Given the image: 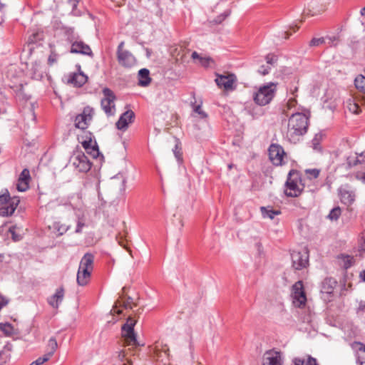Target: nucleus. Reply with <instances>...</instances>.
I'll list each match as a JSON object with an SVG mask.
<instances>
[{"label":"nucleus","instance_id":"32","mask_svg":"<svg viewBox=\"0 0 365 365\" xmlns=\"http://www.w3.org/2000/svg\"><path fill=\"white\" fill-rule=\"evenodd\" d=\"M57 347L58 344L56 339L54 337L50 338L48 342L47 352L46 354L51 358L56 351Z\"/></svg>","mask_w":365,"mask_h":365},{"label":"nucleus","instance_id":"36","mask_svg":"<svg viewBox=\"0 0 365 365\" xmlns=\"http://www.w3.org/2000/svg\"><path fill=\"white\" fill-rule=\"evenodd\" d=\"M53 228L56 230V232H58L59 235H62L67 232V230L69 229V226L61 224L60 222H55L53 224Z\"/></svg>","mask_w":365,"mask_h":365},{"label":"nucleus","instance_id":"33","mask_svg":"<svg viewBox=\"0 0 365 365\" xmlns=\"http://www.w3.org/2000/svg\"><path fill=\"white\" fill-rule=\"evenodd\" d=\"M346 107L349 110L354 114H358L361 112L359 106L353 99H349L346 101Z\"/></svg>","mask_w":365,"mask_h":365},{"label":"nucleus","instance_id":"51","mask_svg":"<svg viewBox=\"0 0 365 365\" xmlns=\"http://www.w3.org/2000/svg\"><path fill=\"white\" fill-rule=\"evenodd\" d=\"M7 303L4 299L0 296V309Z\"/></svg>","mask_w":365,"mask_h":365},{"label":"nucleus","instance_id":"42","mask_svg":"<svg viewBox=\"0 0 365 365\" xmlns=\"http://www.w3.org/2000/svg\"><path fill=\"white\" fill-rule=\"evenodd\" d=\"M9 354L5 351H0V365L5 364L9 359Z\"/></svg>","mask_w":365,"mask_h":365},{"label":"nucleus","instance_id":"23","mask_svg":"<svg viewBox=\"0 0 365 365\" xmlns=\"http://www.w3.org/2000/svg\"><path fill=\"white\" fill-rule=\"evenodd\" d=\"M82 146L86 153L91 155L93 158H97L100 154L96 142L93 143L91 140H84L82 142Z\"/></svg>","mask_w":365,"mask_h":365},{"label":"nucleus","instance_id":"50","mask_svg":"<svg viewBox=\"0 0 365 365\" xmlns=\"http://www.w3.org/2000/svg\"><path fill=\"white\" fill-rule=\"evenodd\" d=\"M80 1V0H69V4L71 5L73 9H76L78 3Z\"/></svg>","mask_w":365,"mask_h":365},{"label":"nucleus","instance_id":"49","mask_svg":"<svg viewBox=\"0 0 365 365\" xmlns=\"http://www.w3.org/2000/svg\"><path fill=\"white\" fill-rule=\"evenodd\" d=\"M119 360H120L121 361H123L124 359H125V353L124 351H120L118 352V356Z\"/></svg>","mask_w":365,"mask_h":365},{"label":"nucleus","instance_id":"31","mask_svg":"<svg viewBox=\"0 0 365 365\" xmlns=\"http://www.w3.org/2000/svg\"><path fill=\"white\" fill-rule=\"evenodd\" d=\"M293 362L294 365H318L317 359L311 356H308L307 360L295 358Z\"/></svg>","mask_w":365,"mask_h":365},{"label":"nucleus","instance_id":"48","mask_svg":"<svg viewBox=\"0 0 365 365\" xmlns=\"http://www.w3.org/2000/svg\"><path fill=\"white\" fill-rule=\"evenodd\" d=\"M229 14H221L220 16H219L217 17V19L215 20V22L217 24H220L222 21L225 20V19L228 16Z\"/></svg>","mask_w":365,"mask_h":365},{"label":"nucleus","instance_id":"8","mask_svg":"<svg viewBox=\"0 0 365 365\" xmlns=\"http://www.w3.org/2000/svg\"><path fill=\"white\" fill-rule=\"evenodd\" d=\"M103 98L101 101V106L107 116H113L115 113V101L116 97L114 93L108 88L103 89Z\"/></svg>","mask_w":365,"mask_h":365},{"label":"nucleus","instance_id":"45","mask_svg":"<svg viewBox=\"0 0 365 365\" xmlns=\"http://www.w3.org/2000/svg\"><path fill=\"white\" fill-rule=\"evenodd\" d=\"M85 226V224L78 220V223H77V226H76V230H75V232L76 233H81L82 232V229L83 227Z\"/></svg>","mask_w":365,"mask_h":365},{"label":"nucleus","instance_id":"9","mask_svg":"<svg viewBox=\"0 0 365 365\" xmlns=\"http://www.w3.org/2000/svg\"><path fill=\"white\" fill-rule=\"evenodd\" d=\"M292 303L296 307L302 308L306 304L307 297L302 281L297 282L292 287Z\"/></svg>","mask_w":365,"mask_h":365},{"label":"nucleus","instance_id":"37","mask_svg":"<svg viewBox=\"0 0 365 365\" xmlns=\"http://www.w3.org/2000/svg\"><path fill=\"white\" fill-rule=\"evenodd\" d=\"M341 215V209L339 207L333 208L329 212L328 217L331 220H336Z\"/></svg>","mask_w":365,"mask_h":365},{"label":"nucleus","instance_id":"59","mask_svg":"<svg viewBox=\"0 0 365 365\" xmlns=\"http://www.w3.org/2000/svg\"><path fill=\"white\" fill-rule=\"evenodd\" d=\"M13 238L14 240H18V239H16L14 235H13Z\"/></svg>","mask_w":365,"mask_h":365},{"label":"nucleus","instance_id":"55","mask_svg":"<svg viewBox=\"0 0 365 365\" xmlns=\"http://www.w3.org/2000/svg\"><path fill=\"white\" fill-rule=\"evenodd\" d=\"M4 331H8V329H11V328L10 324H4Z\"/></svg>","mask_w":365,"mask_h":365},{"label":"nucleus","instance_id":"58","mask_svg":"<svg viewBox=\"0 0 365 365\" xmlns=\"http://www.w3.org/2000/svg\"><path fill=\"white\" fill-rule=\"evenodd\" d=\"M179 222H180V229H181L182 227H183V222L181 219L179 220Z\"/></svg>","mask_w":365,"mask_h":365},{"label":"nucleus","instance_id":"18","mask_svg":"<svg viewBox=\"0 0 365 365\" xmlns=\"http://www.w3.org/2000/svg\"><path fill=\"white\" fill-rule=\"evenodd\" d=\"M61 46L60 42L57 41L56 43H49V48H50V55L48 58V63L50 66L53 65L55 63L57 62L59 53L61 54L66 53V50H62L60 49L59 47Z\"/></svg>","mask_w":365,"mask_h":365},{"label":"nucleus","instance_id":"17","mask_svg":"<svg viewBox=\"0 0 365 365\" xmlns=\"http://www.w3.org/2000/svg\"><path fill=\"white\" fill-rule=\"evenodd\" d=\"M135 118V113L131 110L124 112L116 122L115 125L118 130H125L128 125L132 123Z\"/></svg>","mask_w":365,"mask_h":365},{"label":"nucleus","instance_id":"34","mask_svg":"<svg viewBox=\"0 0 365 365\" xmlns=\"http://www.w3.org/2000/svg\"><path fill=\"white\" fill-rule=\"evenodd\" d=\"M354 83L357 89L365 93V76H358L354 80Z\"/></svg>","mask_w":365,"mask_h":365},{"label":"nucleus","instance_id":"19","mask_svg":"<svg viewBox=\"0 0 365 365\" xmlns=\"http://www.w3.org/2000/svg\"><path fill=\"white\" fill-rule=\"evenodd\" d=\"M351 346L356 353V362L359 365H365V344L354 341Z\"/></svg>","mask_w":365,"mask_h":365},{"label":"nucleus","instance_id":"43","mask_svg":"<svg viewBox=\"0 0 365 365\" xmlns=\"http://www.w3.org/2000/svg\"><path fill=\"white\" fill-rule=\"evenodd\" d=\"M210 61H212V59L210 57H201V58H200V62L201 65L205 66V67L208 66Z\"/></svg>","mask_w":365,"mask_h":365},{"label":"nucleus","instance_id":"11","mask_svg":"<svg viewBox=\"0 0 365 365\" xmlns=\"http://www.w3.org/2000/svg\"><path fill=\"white\" fill-rule=\"evenodd\" d=\"M73 166L80 173H87L91 168L92 163L83 152H76L71 158Z\"/></svg>","mask_w":365,"mask_h":365},{"label":"nucleus","instance_id":"38","mask_svg":"<svg viewBox=\"0 0 365 365\" xmlns=\"http://www.w3.org/2000/svg\"><path fill=\"white\" fill-rule=\"evenodd\" d=\"M120 307V306H123L124 308L125 309H128V308H131L130 305V303L129 302H123V305H121V302L120 300H118L115 306L113 307L112 309V312H113L114 313H116L118 314H121L122 311L120 309H119L118 307Z\"/></svg>","mask_w":365,"mask_h":365},{"label":"nucleus","instance_id":"14","mask_svg":"<svg viewBox=\"0 0 365 365\" xmlns=\"http://www.w3.org/2000/svg\"><path fill=\"white\" fill-rule=\"evenodd\" d=\"M285 155L283 148L279 145L272 144L269 148V160L275 165H282Z\"/></svg>","mask_w":365,"mask_h":365},{"label":"nucleus","instance_id":"26","mask_svg":"<svg viewBox=\"0 0 365 365\" xmlns=\"http://www.w3.org/2000/svg\"><path fill=\"white\" fill-rule=\"evenodd\" d=\"M336 285V280L331 278H327L322 282V292L328 294H332Z\"/></svg>","mask_w":365,"mask_h":365},{"label":"nucleus","instance_id":"52","mask_svg":"<svg viewBox=\"0 0 365 365\" xmlns=\"http://www.w3.org/2000/svg\"><path fill=\"white\" fill-rule=\"evenodd\" d=\"M295 102H296L295 99L291 98V99L289 100V101L287 103V105H288L289 107L294 106Z\"/></svg>","mask_w":365,"mask_h":365},{"label":"nucleus","instance_id":"20","mask_svg":"<svg viewBox=\"0 0 365 365\" xmlns=\"http://www.w3.org/2000/svg\"><path fill=\"white\" fill-rule=\"evenodd\" d=\"M337 38L335 36L333 37H321V38H313L310 42L309 46L311 47H317L322 45H327L329 46H332L336 45V41Z\"/></svg>","mask_w":365,"mask_h":365},{"label":"nucleus","instance_id":"6","mask_svg":"<svg viewBox=\"0 0 365 365\" xmlns=\"http://www.w3.org/2000/svg\"><path fill=\"white\" fill-rule=\"evenodd\" d=\"M19 200L17 197L11 198L9 192L7 190H2L0 195V215L1 216H10L11 215L18 204Z\"/></svg>","mask_w":365,"mask_h":365},{"label":"nucleus","instance_id":"44","mask_svg":"<svg viewBox=\"0 0 365 365\" xmlns=\"http://www.w3.org/2000/svg\"><path fill=\"white\" fill-rule=\"evenodd\" d=\"M194 110L195 113H198L201 116V118H207V114L203 110H202L200 106H196L194 108Z\"/></svg>","mask_w":365,"mask_h":365},{"label":"nucleus","instance_id":"54","mask_svg":"<svg viewBox=\"0 0 365 365\" xmlns=\"http://www.w3.org/2000/svg\"><path fill=\"white\" fill-rule=\"evenodd\" d=\"M192 58L193 59L198 58L200 60V58H201V57L199 56V54L196 51H194L192 53Z\"/></svg>","mask_w":365,"mask_h":365},{"label":"nucleus","instance_id":"39","mask_svg":"<svg viewBox=\"0 0 365 365\" xmlns=\"http://www.w3.org/2000/svg\"><path fill=\"white\" fill-rule=\"evenodd\" d=\"M306 174L310 179H315L318 178L319 175V170L318 169H307L305 170Z\"/></svg>","mask_w":365,"mask_h":365},{"label":"nucleus","instance_id":"4","mask_svg":"<svg viewBox=\"0 0 365 365\" xmlns=\"http://www.w3.org/2000/svg\"><path fill=\"white\" fill-rule=\"evenodd\" d=\"M304 187L300 173L294 170H290L286 181V195L292 197H298Z\"/></svg>","mask_w":365,"mask_h":365},{"label":"nucleus","instance_id":"7","mask_svg":"<svg viewBox=\"0 0 365 365\" xmlns=\"http://www.w3.org/2000/svg\"><path fill=\"white\" fill-rule=\"evenodd\" d=\"M136 321L132 317H128L126 322L122 327V336L124 338L125 345L127 346H139L137 341V336L134 331V327Z\"/></svg>","mask_w":365,"mask_h":365},{"label":"nucleus","instance_id":"30","mask_svg":"<svg viewBox=\"0 0 365 365\" xmlns=\"http://www.w3.org/2000/svg\"><path fill=\"white\" fill-rule=\"evenodd\" d=\"M260 210L264 218H269L271 220L274 219L276 215L281 213L279 210H274L265 207H261Z\"/></svg>","mask_w":365,"mask_h":365},{"label":"nucleus","instance_id":"13","mask_svg":"<svg viewBox=\"0 0 365 365\" xmlns=\"http://www.w3.org/2000/svg\"><path fill=\"white\" fill-rule=\"evenodd\" d=\"M291 257L292 267L297 270H300L303 268H305L308 265L309 255L307 251H293L291 254Z\"/></svg>","mask_w":365,"mask_h":365},{"label":"nucleus","instance_id":"1","mask_svg":"<svg viewBox=\"0 0 365 365\" xmlns=\"http://www.w3.org/2000/svg\"><path fill=\"white\" fill-rule=\"evenodd\" d=\"M308 128V117L303 113L292 114L289 119L286 138L292 143L299 140L302 135L307 133Z\"/></svg>","mask_w":365,"mask_h":365},{"label":"nucleus","instance_id":"16","mask_svg":"<svg viewBox=\"0 0 365 365\" xmlns=\"http://www.w3.org/2000/svg\"><path fill=\"white\" fill-rule=\"evenodd\" d=\"M283 359L281 352L269 350L265 352L263 365H282Z\"/></svg>","mask_w":365,"mask_h":365},{"label":"nucleus","instance_id":"12","mask_svg":"<svg viewBox=\"0 0 365 365\" xmlns=\"http://www.w3.org/2000/svg\"><path fill=\"white\" fill-rule=\"evenodd\" d=\"M94 113L93 109L90 106L83 108V112L78 114L75 119V125L76 128L84 130L87 128L91 122Z\"/></svg>","mask_w":365,"mask_h":365},{"label":"nucleus","instance_id":"57","mask_svg":"<svg viewBox=\"0 0 365 365\" xmlns=\"http://www.w3.org/2000/svg\"><path fill=\"white\" fill-rule=\"evenodd\" d=\"M360 14L361 16H365V6L361 9Z\"/></svg>","mask_w":365,"mask_h":365},{"label":"nucleus","instance_id":"27","mask_svg":"<svg viewBox=\"0 0 365 365\" xmlns=\"http://www.w3.org/2000/svg\"><path fill=\"white\" fill-rule=\"evenodd\" d=\"M87 81V76L83 73H73L69 80V82L75 86L81 87Z\"/></svg>","mask_w":365,"mask_h":365},{"label":"nucleus","instance_id":"40","mask_svg":"<svg viewBox=\"0 0 365 365\" xmlns=\"http://www.w3.org/2000/svg\"><path fill=\"white\" fill-rule=\"evenodd\" d=\"M49 357L45 354L43 356L38 357L36 360L31 362L29 365H41L49 360Z\"/></svg>","mask_w":365,"mask_h":365},{"label":"nucleus","instance_id":"21","mask_svg":"<svg viewBox=\"0 0 365 365\" xmlns=\"http://www.w3.org/2000/svg\"><path fill=\"white\" fill-rule=\"evenodd\" d=\"M30 173L28 169H24L19 178L16 189L20 192H24L29 188Z\"/></svg>","mask_w":365,"mask_h":365},{"label":"nucleus","instance_id":"53","mask_svg":"<svg viewBox=\"0 0 365 365\" xmlns=\"http://www.w3.org/2000/svg\"><path fill=\"white\" fill-rule=\"evenodd\" d=\"M359 277L365 282V269L360 272Z\"/></svg>","mask_w":365,"mask_h":365},{"label":"nucleus","instance_id":"2","mask_svg":"<svg viewBox=\"0 0 365 365\" xmlns=\"http://www.w3.org/2000/svg\"><path fill=\"white\" fill-rule=\"evenodd\" d=\"M94 255L90 252L86 253L81 258L77 272V283L80 286L88 284L93 269Z\"/></svg>","mask_w":365,"mask_h":365},{"label":"nucleus","instance_id":"28","mask_svg":"<svg viewBox=\"0 0 365 365\" xmlns=\"http://www.w3.org/2000/svg\"><path fill=\"white\" fill-rule=\"evenodd\" d=\"M153 354L157 358H160L162 356V353L163 352L165 355L168 357L169 356V349L167 345H162L159 344H155L151 349Z\"/></svg>","mask_w":365,"mask_h":365},{"label":"nucleus","instance_id":"24","mask_svg":"<svg viewBox=\"0 0 365 365\" xmlns=\"http://www.w3.org/2000/svg\"><path fill=\"white\" fill-rule=\"evenodd\" d=\"M151 82L150 71L147 68H142L138 71V85L143 87L148 86Z\"/></svg>","mask_w":365,"mask_h":365},{"label":"nucleus","instance_id":"41","mask_svg":"<svg viewBox=\"0 0 365 365\" xmlns=\"http://www.w3.org/2000/svg\"><path fill=\"white\" fill-rule=\"evenodd\" d=\"M271 67L270 66H262L258 70V73L262 76H265L268 74L270 71Z\"/></svg>","mask_w":365,"mask_h":365},{"label":"nucleus","instance_id":"15","mask_svg":"<svg viewBox=\"0 0 365 365\" xmlns=\"http://www.w3.org/2000/svg\"><path fill=\"white\" fill-rule=\"evenodd\" d=\"M236 81V76L234 74L218 75L215 79L217 85L225 90H232L234 83Z\"/></svg>","mask_w":365,"mask_h":365},{"label":"nucleus","instance_id":"25","mask_svg":"<svg viewBox=\"0 0 365 365\" xmlns=\"http://www.w3.org/2000/svg\"><path fill=\"white\" fill-rule=\"evenodd\" d=\"M342 203L349 205L355 200V195L352 191L341 189L339 191Z\"/></svg>","mask_w":365,"mask_h":365},{"label":"nucleus","instance_id":"29","mask_svg":"<svg viewBox=\"0 0 365 365\" xmlns=\"http://www.w3.org/2000/svg\"><path fill=\"white\" fill-rule=\"evenodd\" d=\"M339 259H340L341 266L346 269L351 267L355 262L354 257L349 255H341L339 257Z\"/></svg>","mask_w":365,"mask_h":365},{"label":"nucleus","instance_id":"3","mask_svg":"<svg viewBox=\"0 0 365 365\" xmlns=\"http://www.w3.org/2000/svg\"><path fill=\"white\" fill-rule=\"evenodd\" d=\"M277 90V83L269 82L260 86L257 91L253 94L255 103L259 106H264L269 104L275 96Z\"/></svg>","mask_w":365,"mask_h":365},{"label":"nucleus","instance_id":"56","mask_svg":"<svg viewBox=\"0 0 365 365\" xmlns=\"http://www.w3.org/2000/svg\"><path fill=\"white\" fill-rule=\"evenodd\" d=\"M174 153H175V155L177 158V159L179 160L180 159V155L179 152H177V151L175 150Z\"/></svg>","mask_w":365,"mask_h":365},{"label":"nucleus","instance_id":"46","mask_svg":"<svg viewBox=\"0 0 365 365\" xmlns=\"http://www.w3.org/2000/svg\"><path fill=\"white\" fill-rule=\"evenodd\" d=\"M266 61L268 64L272 65L275 63L276 59L274 56L269 54L266 56Z\"/></svg>","mask_w":365,"mask_h":365},{"label":"nucleus","instance_id":"47","mask_svg":"<svg viewBox=\"0 0 365 365\" xmlns=\"http://www.w3.org/2000/svg\"><path fill=\"white\" fill-rule=\"evenodd\" d=\"M365 163V152L360 154L356 160V163Z\"/></svg>","mask_w":365,"mask_h":365},{"label":"nucleus","instance_id":"22","mask_svg":"<svg viewBox=\"0 0 365 365\" xmlns=\"http://www.w3.org/2000/svg\"><path fill=\"white\" fill-rule=\"evenodd\" d=\"M63 297L64 289L58 287L55 293L48 299V302L52 307L57 309L62 302Z\"/></svg>","mask_w":365,"mask_h":365},{"label":"nucleus","instance_id":"10","mask_svg":"<svg viewBox=\"0 0 365 365\" xmlns=\"http://www.w3.org/2000/svg\"><path fill=\"white\" fill-rule=\"evenodd\" d=\"M124 42L122 41L118 46L117 58L120 65L125 68H131L136 64V58L128 51L123 50Z\"/></svg>","mask_w":365,"mask_h":365},{"label":"nucleus","instance_id":"5","mask_svg":"<svg viewBox=\"0 0 365 365\" xmlns=\"http://www.w3.org/2000/svg\"><path fill=\"white\" fill-rule=\"evenodd\" d=\"M66 35L68 41L71 43L70 53H80L91 56L93 55L91 48L83 41L80 40L78 36H76L74 29L69 28L66 30Z\"/></svg>","mask_w":365,"mask_h":365},{"label":"nucleus","instance_id":"35","mask_svg":"<svg viewBox=\"0 0 365 365\" xmlns=\"http://www.w3.org/2000/svg\"><path fill=\"white\" fill-rule=\"evenodd\" d=\"M43 38V31H37L34 32L29 38L30 43H36Z\"/></svg>","mask_w":365,"mask_h":365}]
</instances>
